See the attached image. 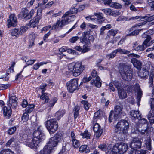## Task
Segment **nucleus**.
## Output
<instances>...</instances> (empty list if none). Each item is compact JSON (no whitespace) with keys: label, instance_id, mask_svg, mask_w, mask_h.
<instances>
[{"label":"nucleus","instance_id":"47","mask_svg":"<svg viewBox=\"0 0 154 154\" xmlns=\"http://www.w3.org/2000/svg\"><path fill=\"white\" fill-rule=\"evenodd\" d=\"M87 146L86 145H82L79 148V152L82 153L85 151L86 152H88V150L87 149Z\"/></svg>","mask_w":154,"mask_h":154},{"label":"nucleus","instance_id":"51","mask_svg":"<svg viewBox=\"0 0 154 154\" xmlns=\"http://www.w3.org/2000/svg\"><path fill=\"white\" fill-rule=\"evenodd\" d=\"M102 11L106 15H110L112 9L109 8L103 9Z\"/></svg>","mask_w":154,"mask_h":154},{"label":"nucleus","instance_id":"6","mask_svg":"<svg viewBox=\"0 0 154 154\" xmlns=\"http://www.w3.org/2000/svg\"><path fill=\"white\" fill-rule=\"evenodd\" d=\"M8 105L9 107L4 106L2 110L4 115L5 116H9L11 114V107L15 108L17 105V98L15 96L12 95L9 97V100L8 102Z\"/></svg>","mask_w":154,"mask_h":154},{"label":"nucleus","instance_id":"19","mask_svg":"<svg viewBox=\"0 0 154 154\" xmlns=\"http://www.w3.org/2000/svg\"><path fill=\"white\" fill-rule=\"evenodd\" d=\"M137 42H134L132 48L134 50L138 52L142 51L145 49V47L143 44L138 45Z\"/></svg>","mask_w":154,"mask_h":154},{"label":"nucleus","instance_id":"44","mask_svg":"<svg viewBox=\"0 0 154 154\" xmlns=\"http://www.w3.org/2000/svg\"><path fill=\"white\" fill-rule=\"evenodd\" d=\"M29 28H30V26H29L28 24L25 26H21L20 30L21 35H22L23 33L26 32Z\"/></svg>","mask_w":154,"mask_h":154},{"label":"nucleus","instance_id":"22","mask_svg":"<svg viewBox=\"0 0 154 154\" xmlns=\"http://www.w3.org/2000/svg\"><path fill=\"white\" fill-rule=\"evenodd\" d=\"M94 15L97 18H96V21H97L98 23L100 24L102 23L104 20L103 17V14L101 13H95Z\"/></svg>","mask_w":154,"mask_h":154},{"label":"nucleus","instance_id":"23","mask_svg":"<svg viewBox=\"0 0 154 154\" xmlns=\"http://www.w3.org/2000/svg\"><path fill=\"white\" fill-rule=\"evenodd\" d=\"M151 39V37L148 36L143 42L142 44L145 47V48L146 47L151 46L154 43V39L150 41Z\"/></svg>","mask_w":154,"mask_h":154},{"label":"nucleus","instance_id":"35","mask_svg":"<svg viewBox=\"0 0 154 154\" xmlns=\"http://www.w3.org/2000/svg\"><path fill=\"white\" fill-rule=\"evenodd\" d=\"M65 113V112L63 110H60L55 113V116L58 120H59Z\"/></svg>","mask_w":154,"mask_h":154},{"label":"nucleus","instance_id":"15","mask_svg":"<svg viewBox=\"0 0 154 154\" xmlns=\"http://www.w3.org/2000/svg\"><path fill=\"white\" fill-rule=\"evenodd\" d=\"M114 119L117 120L123 115L122 108L120 106H116L114 108Z\"/></svg>","mask_w":154,"mask_h":154},{"label":"nucleus","instance_id":"18","mask_svg":"<svg viewBox=\"0 0 154 154\" xmlns=\"http://www.w3.org/2000/svg\"><path fill=\"white\" fill-rule=\"evenodd\" d=\"M132 88H134V91L137 93V99L138 102H140L142 95V92L140 87L139 85L138 84H136L132 87Z\"/></svg>","mask_w":154,"mask_h":154},{"label":"nucleus","instance_id":"40","mask_svg":"<svg viewBox=\"0 0 154 154\" xmlns=\"http://www.w3.org/2000/svg\"><path fill=\"white\" fill-rule=\"evenodd\" d=\"M100 111H98L95 113L94 114L93 119L94 121L96 122L99 120H100Z\"/></svg>","mask_w":154,"mask_h":154},{"label":"nucleus","instance_id":"25","mask_svg":"<svg viewBox=\"0 0 154 154\" xmlns=\"http://www.w3.org/2000/svg\"><path fill=\"white\" fill-rule=\"evenodd\" d=\"M40 19V17H36L35 18V19L32 20H30V22L28 24L29 26L35 27L37 25L38 23L39 20Z\"/></svg>","mask_w":154,"mask_h":154},{"label":"nucleus","instance_id":"32","mask_svg":"<svg viewBox=\"0 0 154 154\" xmlns=\"http://www.w3.org/2000/svg\"><path fill=\"white\" fill-rule=\"evenodd\" d=\"M110 7L116 9H120L122 8V5L120 4L117 2H111L108 5Z\"/></svg>","mask_w":154,"mask_h":154},{"label":"nucleus","instance_id":"50","mask_svg":"<svg viewBox=\"0 0 154 154\" xmlns=\"http://www.w3.org/2000/svg\"><path fill=\"white\" fill-rule=\"evenodd\" d=\"M120 13L119 11L116 10H112L111 14L110 15H112L113 16L116 17L117 16L119 15L120 14Z\"/></svg>","mask_w":154,"mask_h":154},{"label":"nucleus","instance_id":"46","mask_svg":"<svg viewBox=\"0 0 154 154\" xmlns=\"http://www.w3.org/2000/svg\"><path fill=\"white\" fill-rule=\"evenodd\" d=\"M80 109V107L78 106H76L74 109V115L75 118H76L79 114V111Z\"/></svg>","mask_w":154,"mask_h":154},{"label":"nucleus","instance_id":"58","mask_svg":"<svg viewBox=\"0 0 154 154\" xmlns=\"http://www.w3.org/2000/svg\"><path fill=\"white\" fill-rule=\"evenodd\" d=\"M15 139L14 138H12L10 139L6 143V146H9L12 143L14 142Z\"/></svg>","mask_w":154,"mask_h":154},{"label":"nucleus","instance_id":"31","mask_svg":"<svg viewBox=\"0 0 154 154\" xmlns=\"http://www.w3.org/2000/svg\"><path fill=\"white\" fill-rule=\"evenodd\" d=\"M146 145V148L149 150H150L152 149L151 146V140L149 137H148L144 141Z\"/></svg>","mask_w":154,"mask_h":154},{"label":"nucleus","instance_id":"61","mask_svg":"<svg viewBox=\"0 0 154 154\" xmlns=\"http://www.w3.org/2000/svg\"><path fill=\"white\" fill-rule=\"evenodd\" d=\"M107 146L105 144H101L98 146V147L103 151H105L106 149Z\"/></svg>","mask_w":154,"mask_h":154},{"label":"nucleus","instance_id":"21","mask_svg":"<svg viewBox=\"0 0 154 154\" xmlns=\"http://www.w3.org/2000/svg\"><path fill=\"white\" fill-rule=\"evenodd\" d=\"M131 62L134 66L137 69H140L141 67V62L139 60L135 58H132L131 59Z\"/></svg>","mask_w":154,"mask_h":154},{"label":"nucleus","instance_id":"34","mask_svg":"<svg viewBox=\"0 0 154 154\" xmlns=\"http://www.w3.org/2000/svg\"><path fill=\"white\" fill-rule=\"evenodd\" d=\"M130 113L131 116L135 118L138 119L139 117L140 118H141V115L139 114V112L138 111L132 110L131 111Z\"/></svg>","mask_w":154,"mask_h":154},{"label":"nucleus","instance_id":"3","mask_svg":"<svg viewBox=\"0 0 154 154\" xmlns=\"http://www.w3.org/2000/svg\"><path fill=\"white\" fill-rule=\"evenodd\" d=\"M131 19L132 20L139 19V20L141 21H144L142 23L136 24L130 29V31L132 32L130 33L127 35L129 36H134L137 35L139 31L142 30L141 29H137L138 27L143 25L146 24V22H150L154 20V16L151 17H149L148 16L143 17L136 16L132 17L131 18Z\"/></svg>","mask_w":154,"mask_h":154},{"label":"nucleus","instance_id":"41","mask_svg":"<svg viewBox=\"0 0 154 154\" xmlns=\"http://www.w3.org/2000/svg\"><path fill=\"white\" fill-rule=\"evenodd\" d=\"M47 63V62H42L36 63L33 65V69L35 70H37L41 66H42L44 64H46Z\"/></svg>","mask_w":154,"mask_h":154},{"label":"nucleus","instance_id":"59","mask_svg":"<svg viewBox=\"0 0 154 154\" xmlns=\"http://www.w3.org/2000/svg\"><path fill=\"white\" fill-rule=\"evenodd\" d=\"M51 27V26L50 25H49L48 26H45L42 28L41 29V32L42 33H44V32H45L49 29Z\"/></svg>","mask_w":154,"mask_h":154},{"label":"nucleus","instance_id":"5","mask_svg":"<svg viewBox=\"0 0 154 154\" xmlns=\"http://www.w3.org/2000/svg\"><path fill=\"white\" fill-rule=\"evenodd\" d=\"M84 69V66L79 62L71 63L68 66V70L69 72H72L73 75L75 77L79 75Z\"/></svg>","mask_w":154,"mask_h":154},{"label":"nucleus","instance_id":"54","mask_svg":"<svg viewBox=\"0 0 154 154\" xmlns=\"http://www.w3.org/2000/svg\"><path fill=\"white\" fill-rule=\"evenodd\" d=\"M22 118L24 122H26L28 120L29 118V115L27 113H25L23 114Z\"/></svg>","mask_w":154,"mask_h":154},{"label":"nucleus","instance_id":"52","mask_svg":"<svg viewBox=\"0 0 154 154\" xmlns=\"http://www.w3.org/2000/svg\"><path fill=\"white\" fill-rule=\"evenodd\" d=\"M16 130V127H12L9 129L8 131V133L10 135H11L15 132Z\"/></svg>","mask_w":154,"mask_h":154},{"label":"nucleus","instance_id":"12","mask_svg":"<svg viewBox=\"0 0 154 154\" xmlns=\"http://www.w3.org/2000/svg\"><path fill=\"white\" fill-rule=\"evenodd\" d=\"M67 89L70 93H73L78 89V86L77 80L73 79L68 81L66 83Z\"/></svg>","mask_w":154,"mask_h":154},{"label":"nucleus","instance_id":"33","mask_svg":"<svg viewBox=\"0 0 154 154\" xmlns=\"http://www.w3.org/2000/svg\"><path fill=\"white\" fill-rule=\"evenodd\" d=\"M35 33H31L29 36V40L30 42L29 46H32L34 44V41L35 38Z\"/></svg>","mask_w":154,"mask_h":154},{"label":"nucleus","instance_id":"4","mask_svg":"<svg viewBox=\"0 0 154 154\" xmlns=\"http://www.w3.org/2000/svg\"><path fill=\"white\" fill-rule=\"evenodd\" d=\"M127 145L124 143H117L113 146L112 144L109 145L108 147V151L112 154H123L128 149Z\"/></svg>","mask_w":154,"mask_h":154},{"label":"nucleus","instance_id":"28","mask_svg":"<svg viewBox=\"0 0 154 154\" xmlns=\"http://www.w3.org/2000/svg\"><path fill=\"white\" fill-rule=\"evenodd\" d=\"M20 30L15 28L11 30V34L12 36H15L16 38L19 37L20 35H21Z\"/></svg>","mask_w":154,"mask_h":154},{"label":"nucleus","instance_id":"7","mask_svg":"<svg viewBox=\"0 0 154 154\" xmlns=\"http://www.w3.org/2000/svg\"><path fill=\"white\" fill-rule=\"evenodd\" d=\"M129 129V124L126 120H122L119 121L116 124L115 128V131L121 134H126Z\"/></svg>","mask_w":154,"mask_h":154},{"label":"nucleus","instance_id":"38","mask_svg":"<svg viewBox=\"0 0 154 154\" xmlns=\"http://www.w3.org/2000/svg\"><path fill=\"white\" fill-rule=\"evenodd\" d=\"M80 135L82 136L83 138L87 139H90L91 136L90 134L88 132L87 130H85L83 133H81Z\"/></svg>","mask_w":154,"mask_h":154},{"label":"nucleus","instance_id":"48","mask_svg":"<svg viewBox=\"0 0 154 154\" xmlns=\"http://www.w3.org/2000/svg\"><path fill=\"white\" fill-rule=\"evenodd\" d=\"M0 154H14V152L10 150L7 149L1 150Z\"/></svg>","mask_w":154,"mask_h":154},{"label":"nucleus","instance_id":"63","mask_svg":"<svg viewBox=\"0 0 154 154\" xmlns=\"http://www.w3.org/2000/svg\"><path fill=\"white\" fill-rule=\"evenodd\" d=\"M92 17V16H87L85 17V19L88 21L91 20L92 22H96V19L93 18Z\"/></svg>","mask_w":154,"mask_h":154},{"label":"nucleus","instance_id":"36","mask_svg":"<svg viewBox=\"0 0 154 154\" xmlns=\"http://www.w3.org/2000/svg\"><path fill=\"white\" fill-rule=\"evenodd\" d=\"M86 43L83 46L82 53H85L88 52L90 50L91 45L88 43Z\"/></svg>","mask_w":154,"mask_h":154},{"label":"nucleus","instance_id":"17","mask_svg":"<svg viewBox=\"0 0 154 154\" xmlns=\"http://www.w3.org/2000/svg\"><path fill=\"white\" fill-rule=\"evenodd\" d=\"M35 11L33 9H32L31 11L28 12V11L26 8H24L22 9L21 14L24 17L25 20H27L30 19L33 15Z\"/></svg>","mask_w":154,"mask_h":154},{"label":"nucleus","instance_id":"29","mask_svg":"<svg viewBox=\"0 0 154 154\" xmlns=\"http://www.w3.org/2000/svg\"><path fill=\"white\" fill-rule=\"evenodd\" d=\"M57 101V99L56 97H54L50 101L48 104V109L49 110H51L55 104L56 103Z\"/></svg>","mask_w":154,"mask_h":154},{"label":"nucleus","instance_id":"53","mask_svg":"<svg viewBox=\"0 0 154 154\" xmlns=\"http://www.w3.org/2000/svg\"><path fill=\"white\" fill-rule=\"evenodd\" d=\"M113 83L115 87L117 88L118 91V89H121V84L120 83H119L117 81H115L113 82Z\"/></svg>","mask_w":154,"mask_h":154},{"label":"nucleus","instance_id":"10","mask_svg":"<svg viewBox=\"0 0 154 154\" xmlns=\"http://www.w3.org/2000/svg\"><path fill=\"white\" fill-rule=\"evenodd\" d=\"M129 66H124L120 67L119 70L123 79L127 81H130L132 78V75L130 70Z\"/></svg>","mask_w":154,"mask_h":154},{"label":"nucleus","instance_id":"57","mask_svg":"<svg viewBox=\"0 0 154 154\" xmlns=\"http://www.w3.org/2000/svg\"><path fill=\"white\" fill-rule=\"evenodd\" d=\"M46 86L47 85L46 84H42L40 86L39 89L41 90V93L44 92L45 91Z\"/></svg>","mask_w":154,"mask_h":154},{"label":"nucleus","instance_id":"26","mask_svg":"<svg viewBox=\"0 0 154 154\" xmlns=\"http://www.w3.org/2000/svg\"><path fill=\"white\" fill-rule=\"evenodd\" d=\"M117 33V31L112 29L109 30L108 32V35L106 37V39L108 40H109L111 38H113Z\"/></svg>","mask_w":154,"mask_h":154},{"label":"nucleus","instance_id":"1","mask_svg":"<svg viewBox=\"0 0 154 154\" xmlns=\"http://www.w3.org/2000/svg\"><path fill=\"white\" fill-rule=\"evenodd\" d=\"M32 126L34 128L33 137L30 135L24 134L21 137V139L25 145L32 149H36L40 142L44 140L45 136L42 131L41 127L38 125L37 122H33Z\"/></svg>","mask_w":154,"mask_h":154},{"label":"nucleus","instance_id":"27","mask_svg":"<svg viewBox=\"0 0 154 154\" xmlns=\"http://www.w3.org/2000/svg\"><path fill=\"white\" fill-rule=\"evenodd\" d=\"M153 110L151 109L147 116V118L151 124L154 123V113L153 112Z\"/></svg>","mask_w":154,"mask_h":154},{"label":"nucleus","instance_id":"39","mask_svg":"<svg viewBox=\"0 0 154 154\" xmlns=\"http://www.w3.org/2000/svg\"><path fill=\"white\" fill-rule=\"evenodd\" d=\"M42 93V95L40 97V99L42 100H45V103L48 102L49 100V97L48 94L43 92Z\"/></svg>","mask_w":154,"mask_h":154},{"label":"nucleus","instance_id":"8","mask_svg":"<svg viewBox=\"0 0 154 154\" xmlns=\"http://www.w3.org/2000/svg\"><path fill=\"white\" fill-rule=\"evenodd\" d=\"M142 142L138 138H134L132 139L130 144V147L133 149L130 152V154H140V151L137 149H140L141 146Z\"/></svg>","mask_w":154,"mask_h":154},{"label":"nucleus","instance_id":"30","mask_svg":"<svg viewBox=\"0 0 154 154\" xmlns=\"http://www.w3.org/2000/svg\"><path fill=\"white\" fill-rule=\"evenodd\" d=\"M52 150L51 149L46 145L43 149L40 151V154H49L51 152Z\"/></svg>","mask_w":154,"mask_h":154},{"label":"nucleus","instance_id":"49","mask_svg":"<svg viewBox=\"0 0 154 154\" xmlns=\"http://www.w3.org/2000/svg\"><path fill=\"white\" fill-rule=\"evenodd\" d=\"M116 52L115 50H114L111 54L107 55L106 57L107 58L109 59L111 58H113L116 56Z\"/></svg>","mask_w":154,"mask_h":154},{"label":"nucleus","instance_id":"13","mask_svg":"<svg viewBox=\"0 0 154 154\" xmlns=\"http://www.w3.org/2000/svg\"><path fill=\"white\" fill-rule=\"evenodd\" d=\"M96 71L93 70L91 73V75L93 77L96 78L95 81L94 80H92L90 82V84L91 85H94L95 86L97 87L100 88L101 86V82H100V79L98 76H97Z\"/></svg>","mask_w":154,"mask_h":154},{"label":"nucleus","instance_id":"55","mask_svg":"<svg viewBox=\"0 0 154 154\" xmlns=\"http://www.w3.org/2000/svg\"><path fill=\"white\" fill-rule=\"evenodd\" d=\"M2 90L6 89L9 88L11 85V84L8 83L6 84H1Z\"/></svg>","mask_w":154,"mask_h":154},{"label":"nucleus","instance_id":"45","mask_svg":"<svg viewBox=\"0 0 154 154\" xmlns=\"http://www.w3.org/2000/svg\"><path fill=\"white\" fill-rule=\"evenodd\" d=\"M34 107V105L33 104H30L28 105L26 109V112L28 113H30L33 110Z\"/></svg>","mask_w":154,"mask_h":154},{"label":"nucleus","instance_id":"2","mask_svg":"<svg viewBox=\"0 0 154 154\" xmlns=\"http://www.w3.org/2000/svg\"><path fill=\"white\" fill-rule=\"evenodd\" d=\"M78 12V9L73 5L69 11L66 12L62 16L61 19H58L56 22L53 24L51 29L58 30L61 29L64 26L74 21L76 16L73 14H76Z\"/></svg>","mask_w":154,"mask_h":154},{"label":"nucleus","instance_id":"43","mask_svg":"<svg viewBox=\"0 0 154 154\" xmlns=\"http://www.w3.org/2000/svg\"><path fill=\"white\" fill-rule=\"evenodd\" d=\"M116 53L119 52L121 54H129L130 53V51L128 50H126L124 49H122L121 48H119L115 50Z\"/></svg>","mask_w":154,"mask_h":154},{"label":"nucleus","instance_id":"64","mask_svg":"<svg viewBox=\"0 0 154 154\" xmlns=\"http://www.w3.org/2000/svg\"><path fill=\"white\" fill-rule=\"evenodd\" d=\"M139 119V122L142 124H146L147 122V120L145 118H143L141 119L140 118V119Z\"/></svg>","mask_w":154,"mask_h":154},{"label":"nucleus","instance_id":"24","mask_svg":"<svg viewBox=\"0 0 154 154\" xmlns=\"http://www.w3.org/2000/svg\"><path fill=\"white\" fill-rule=\"evenodd\" d=\"M118 92L119 97L120 99H123L127 97V93L124 89L122 88L118 89Z\"/></svg>","mask_w":154,"mask_h":154},{"label":"nucleus","instance_id":"14","mask_svg":"<svg viewBox=\"0 0 154 154\" xmlns=\"http://www.w3.org/2000/svg\"><path fill=\"white\" fill-rule=\"evenodd\" d=\"M8 26L10 27L11 26L14 27L17 25V21L16 16L14 14H10L9 18L7 20Z\"/></svg>","mask_w":154,"mask_h":154},{"label":"nucleus","instance_id":"60","mask_svg":"<svg viewBox=\"0 0 154 154\" xmlns=\"http://www.w3.org/2000/svg\"><path fill=\"white\" fill-rule=\"evenodd\" d=\"M151 108V109L154 110V98H151L149 102Z\"/></svg>","mask_w":154,"mask_h":154},{"label":"nucleus","instance_id":"11","mask_svg":"<svg viewBox=\"0 0 154 154\" xmlns=\"http://www.w3.org/2000/svg\"><path fill=\"white\" fill-rule=\"evenodd\" d=\"M47 129L50 134L55 133L58 128V124L55 119L48 120L45 122Z\"/></svg>","mask_w":154,"mask_h":154},{"label":"nucleus","instance_id":"62","mask_svg":"<svg viewBox=\"0 0 154 154\" xmlns=\"http://www.w3.org/2000/svg\"><path fill=\"white\" fill-rule=\"evenodd\" d=\"M79 38L78 36H74L72 37L69 40V41L71 43H74Z\"/></svg>","mask_w":154,"mask_h":154},{"label":"nucleus","instance_id":"20","mask_svg":"<svg viewBox=\"0 0 154 154\" xmlns=\"http://www.w3.org/2000/svg\"><path fill=\"white\" fill-rule=\"evenodd\" d=\"M88 36L87 32H84L83 33V38L82 40L85 42L89 44L90 43V41H93L94 40V38L92 35H91L89 36L88 38H87Z\"/></svg>","mask_w":154,"mask_h":154},{"label":"nucleus","instance_id":"9","mask_svg":"<svg viewBox=\"0 0 154 154\" xmlns=\"http://www.w3.org/2000/svg\"><path fill=\"white\" fill-rule=\"evenodd\" d=\"M63 135L62 133H58L54 137L50 139L46 145L52 149L53 148L57 145L58 142L63 140Z\"/></svg>","mask_w":154,"mask_h":154},{"label":"nucleus","instance_id":"42","mask_svg":"<svg viewBox=\"0 0 154 154\" xmlns=\"http://www.w3.org/2000/svg\"><path fill=\"white\" fill-rule=\"evenodd\" d=\"M82 104L84 106V108L86 110H88L90 106V105L87 101L85 100H82L81 102Z\"/></svg>","mask_w":154,"mask_h":154},{"label":"nucleus","instance_id":"56","mask_svg":"<svg viewBox=\"0 0 154 154\" xmlns=\"http://www.w3.org/2000/svg\"><path fill=\"white\" fill-rule=\"evenodd\" d=\"M42 11V9L41 8H39L37 10L36 17H40V19L41 18V14Z\"/></svg>","mask_w":154,"mask_h":154},{"label":"nucleus","instance_id":"37","mask_svg":"<svg viewBox=\"0 0 154 154\" xmlns=\"http://www.w3.org/2000/svg\"><path fill=\"white\" fill-rule=\"evenodd\" d=\"M72 146L75 148H78L80 145L79 140L76 139L71 140Z\"/></svg>","mask_w":154,"mask_h":154},{"label":"nucleus","instance_id":"16","mask_svg":"<svg viewBox=\"0 0 154 154\" xmlns=\"http://www.w3.org/2000/svg\"><path fill=\"white\" fill-rule=\"evenodd\" d=\"M93 129L95 132V136L97 139H98L101 136L103 133V129L100 125L97 123H96L94 124Z\"/></svg>","mask_w":154,"mask_h":154}]
</instances>
